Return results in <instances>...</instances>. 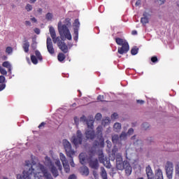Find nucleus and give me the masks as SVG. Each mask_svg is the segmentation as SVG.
<instances>
[{
  "instance_id": "f257e3e1",
  "label": "nucleus",
  "mask_w": 179,
  "mask_h": 179,
  "mask_svg": "<svg viewBox=\"0 0 179 179\" xmlns=\"http://www.w3.org/2000/svg\"><path fill=\"white\" fill-rule=\"evenodd\" d=\"M25 166L28 167L29 170L24 171L22 175L17 174V179H41L43 177L46 179H54L47 168L40 163L33 161L31 164L29 161H27Z\"/></svg>"
},
{
  "instance_id": "f03ea898",
  "label": "nucleus",
  "mask_w": 179,
  "mask_h": 179,
  "mask_svg": "<svg viewBox=\"0 0 179 179\" xmlns=\"http://www.w3.org/2000/svg\"><path fill=\"white\" fill-rule=\"evenodd\" d=\"M116 168L117 170H124L125 174L127 176H129L130 174H132V166L128 161H122V155L121 153L116 154Z\"/></svg>"
},
{
  "instance_id": "7ed1b4c3",
  "label": "nucleus",
  "mask_w": 179,
  "mask_h": 179,
  "mask_svg": "<svg viewBox=\"0 0 179 179\" xmlns=\"http://www.w3.org/2000/svg\"><path fill=\"white\" fill-rule=\"evenodd\" d=\"M66 22H67L66 24H62V22L60 21L58 22L57 29L59 31V34L62 40L64 38H66L71 41L72 40V34H71V31H69V26H71V22H69V19H66Z\"/></svg>"
},
{
  "instance_id": "20e7f679",
  "label": "nucleus",
  "mask_w": 179,
  "mask_h": 179,
  "mask_svg": "<svg viewBox=\"0 0 179 179\" xmlns=\"http://www.w3.org/2000/svg\"><path fill=\"white\" fill-rule=\"evenodd\" d=\"M115 42L117 45L122 46L117 48V52L121 55L127 54V52L129 51V44H128V42L125 39H122L121 38H116Z\"/></svg>"
},
{
  "instance_id": "39448f33",
  "label": "nucleus",
  "mask_w": 179,
  "mask_h": 179,
  "mask_svg": "<svg viewBox=\"0 0 179 179\" xmlns=\"http://www.w3.org/2000/svg\"><path fill=\"white\" fill-rule=\"evenodd\" d=\"M62 145L66 153V156H68L69 157H73V156H75L76 151H75V150L72 148V144H71L69 141L64 139L62 141Z\"/></svg>"
},
{
  "instance_id": "423d86ee",
  "label": "nucleus",
  "mask_w": 179,
  "mask_h": 179,
  "mask_svg": "<svg viewBox=\"0 0 179 179\" xmlns=\"http://www.w3.org/2000/svg\"><path fill=\"white\" fill-rule=\"evenodd\" d=\"M71 141L73 143L76 148H78L79 145H82V142L83 141V134H82V131L78 130L76 135L72 136Z\"/></svg>"
},
{
  "instance_id": "0eeeda50",
  "label": "nucleus",
  "mask_w": 179,
  "mask_h": 179,
  "mask_svg": "<svg viewBox=\"0 0 179 179\" xmlns=\"http://www.w3.org/2000/svg\"><path fill=\"white\" fill-rule=\"evenodd\" d=\"M165 171L167 178L173 179V173L174 171V164H173V162H167L166 163Z\"/></svg>"
},
{
  "instance_id": "6e6552de",
  "label": "nucleus",
  "mask_w": 179,
  "mask_h": 179,
  "mask_svg": "<svg viewBox=\"0 0 179 179\" xmlns=\"http://www.w3.org/2000/svg\"><path fill=\"white\" fill-rule=\"evenodd\" d=\"M45 166H50V171L53 177L57 178L58 176H59V173H58V170H57V168L52 165V162H51V159L48 157H46L45 159Z\"/></svg>"
},
{
  "instance_id": "1a4fd4ad",
  "label": "nucleus",
  "mask_w": 179,
  "mask_h": 179,
  "mask_svg": "<svg viewBox=\"0 0 179 179\" xmlns=\"http://www.w3.org/2000/svg\"><path fill=\"white\" fill-rule=\"evenodd\" d=\"M59 157L65 173H69V171H71V168L69 167V163L68 162V159H66V157H65L62 152H60Z\"/></svg>"
},
{
  "instance_id": "9d476101",
  "label": "nucleus",
  "mask_w": 179,
  "mask_h": 179,
  "mask_svg": "<svg viewBox=\"0 0 179 179\" xmlns=\"http://www.w3.org/2000/svg\"><path fill=\"white\" fill-rule=\"evenodd\" d=\"M96 135L99 139L100 143L98 144L101 148H104V138H103V127L99 126L96 128Z\"/></svg>"
},
{
  "instance_id": "9b49d317",
  "label": "nucleus",
  "mask_w": 179,
  "mask_h": 179,
  "mask_svg": "<svg viewBox=\"0 0 179 179\" xmlns=\"http://www.w3.org/2000/svg\"><path fill=\"white\" fill-rule=\"evenodd\" d=\"M46 45L48 52L50 53L51 55H52V54L55 52V50H54V46L52 45V40L51 39V38H47Z\"/></svg>"
},
{
  "instance_id": "f8f14e48",
  "label": "nucleus",
  "mask_w": 179,
  "mask_h": 179,
  "mask_svg": "<svg viewBox=\"0 0 179 179\" xmlns=\"http://www.w3.org/2000/svg\"><path fill=\"white\" fill-rule=\"evenodd\" d=\"M89 165L91 169L97 170L99 169V159L97 158H91L89 162Z\"/></svg>"
},
{
  "instance_id": "ddd939ff",
  "label": "nucleus",
  "mask_w": 179,
  "mask_h": 179,
  "mask_svg": "<svg viewBox=\"0 0 179 179\" xmlns=\"http://www.w3.org/2000/svg\"><path fill=\"white\" fill-rule=\"evenodd\" d=\"M85 136L87 139H94L96 134H94V130H93V128L87 129L85 131Z\"/></svg>"
},
{
  "instance_id": "4468645a",
  "label": "nucleus",
  "mask_w": 179,
  "mask_h": 179,
  "mask_svg": "<svg viewBox=\"0 0 179 179\" xmlns=\"http://www.w3.org/2000/svg\"><path fill=\"white\" fill-rule=\"evenodd\" d=\"M145 171L147 174L148 179H155V175L153 174V171L152 170V168L150 166H148L145 168Z\"/></svg>"
},
{
  "instance_id": "2eb2a0df",
  "label": "nucleus",
  "mask_w": 179,
  "mask_h": 179,
  "mask_svg": "<svg viewBox=\"0 0 179 179\" xmlns=\"http://www.w3.org/2000/svg\"><path fill=\"white\" fill-rule=\"evenodd\" d=\"M143 16V17L141 19V22L142 23V24H147V23H149V17H150V15L145 12Z\"/></svg>"
},
{
  "instance_id": "dca6fc26",
  "label": "nucleus",
  "mask_w": 179,
  "mask_h": 179,
  "mask_svg": "<svg viewBox=\"0 0 179 179\" xmlns=\"http://www.w3.org/2000/svg\"><path fill=\"white\" fill-rule=\"evenodd\" d=\"M57 45L63 52H64L65 54L68 52V46L66 45V43H64V42H59L57 43Z\"/></svg>"
},
{
  "instance_id": "f3484780",
  "label": "nucleus",
  "mask_w": 179,
  "mask_h": 179,
  "mask_svg": "<svg viewBox=\"0 0 179 179\" xmlns=\"http://www.w3.org/2000/svg\"><path fill=\"white\" fill-rule=\"evenodd\" d=\"M134 146L138 152L142 150V146H143V142L141 140H137L134 143Z\"/></svg>"
},
{
  "instance_id": "a211bd4d",
  "label": "nucleus",
  "mask_w": 179,
  "mask_h": 179,
  "mask_svg": "<svg viewBox=\"0 0 179 179\" xmlns=\"http://www.w3.org/2000/svg\"><path fill=\"white\" fill-rule=\"evenodd\" d=\"M132 155H133L132 149L126 150L124 156L127 160H129V161L132 160L133 159Z\"/></svg>"
},
{
  "instance_id": "6ab92c4d",
  "label": "nucleus",
  "mask_w": 179,
  "mask_h": 179,
  "mask_svg": "<svg viewBox=\"0 0 179 179\" xmlns=\"http://www.w3.org/2000/svg\"><path fill=\"white\" fill-rule=\"evenodd\" d=\"M98 159H99V162H101V163H104V162L107 159L106 157H104V154H103V150H101L99 151Z\"/></svg>"
},
{
  "instance_id": "aec40b11",
  "label": "nucleus",
  "mask_w": 179,
  "mask_h": 179,
  "mask_svg": "<svg viewBox=\"0 0 179 179\" xmlns=\"http://www.w3.org/2000/svg\"><path fill=\"white\" fill-rule=\"evenodd\" d=\"M3 66L6 68L9 72V73H12V64L9 62H3Z\"/></svg>"
},
{
  "instance_id": "412c9836",
  "label": "nucleus",
  "mask_w": 179,
  "mask_h": 179,
  "mask_svg": "<svg viewBox=\"0 0 179 179\" xmlns=\"http://www.w3.org/2000/svg\"><path fill=\"white\" fill-rule=\"evenodd\" d=\"M155 179H164L163 178V171H162V169H157L156 171Z\"/></svg>"
},
{
  "instance_id": "4be33fe9",
  "label": "nucleus",
  "mask_w": 179,
  "mask_h": 179,
  "mask_svg": "<svg viewBox=\"0 0 179 179\" xmlns=\"http://www.w3.org/2000/svg\"><path fill=\"white\" fill-rule=\"evenodd\" d=\"M101 177L102 179H108L107 177V171H106V169L104 167H101Z\"/></svg>"
},
{
  "instance_id": "5701e85b",
  "label": "nucleus",
  "mask_w": 179,
  "mask_h": 179,
  "mask_svg": "<svg viewBox=\"0 0 179 179\" xmlns=\"http://www.w3.org/2000/svg\"><path fill=\"white\" fill-rule=\"evenodd\" d=\"M113 131H115V132H120L121 131V123H115L113 125Z\"/></svg>"
},
{
  "instance_id": "b1692460",
  "label": "nucleus",
  "mask_w": 179,
  "mask_h": 179,
  "mask_svg": "<svg viewBox=\"0 0 179 179\" xmlns=\"http://www.w3.org/2000/svg\"><path fill=\"white\" fill-rule=\"evenodd\" d=\"M81 173H83V176H89V168L87 166H83L80 168Z\"/></svg>"
},
{
  "instance_id": "393cba45",
  "label": "nucleus",
  "mask_w": 179,
  "mask_h": 179,
  "mask_svg": "<svg viewBox=\"0 0 179 179\" xmlns=\"http://www.w3.org/2000/svg\"><path fill=\"white\" fill-rule=\"evenodd\" d=\"M30 47V43L27 41H25L22 45L24 52H29V48Z\"/></svg>"
},
{
  "instance_id": "a878e982",
  "label": "nucleus",
  "mask_w": 179,
  "mask_h": 179,
  "mask_svg": "<svg viewBox=\"0 0 179 179\" xmlns=\"http://www.w3.org/2000/svg\"><path fill=\"white\" fill-rule=\"evenodd\" d=\"M86 124L87 125L88 129H90V128H92L93 129V124H94V120H93V119L87 120Z\"/></svg>"
},
{
  "instance_id": "bb28decb",
  "label": "nucleus",
  "mask_w": 179,
  "mask_h": 179,
  "mask_svg": "<svg viewBox=\"0 0 179 179\" xmlns=\"http://www.w3.org/2000/svg\"><path fill=\"white\" fill-rule=\"evenodd\" d=\"M49 31L52 38H53L54 37H55V36H57V34L55 33V29H54V27H50Z\"/></svg>"
},
{
  "instance_id": "cd10ccee",
  "label": "nucleus",
  "mask_w": 179,
  "mask_h": 179,
  "mask_svg": "<svg viewBox=\"0 0 179 179\" xmlns=\"http://www.w3.org/2000/svg\"><path fill=\"white\" fill-rule=\"evenodd\" d=\"M53 17L54 15L51 13H48L45 15V19L48 20V22H52Z\"/></svg>"
},
{
  "instance_id": "c85d7f7f",
  "label": "nucleus",
  "mask_w": 179,
  "mask_h": 179,
  "mask_svg": "<svg viewBox=\"0 0 179 179\" xmlns=\"http://www.w3.org/2000/svg\"><path fill=\"white\" fill-rule=\"evenodd\" d=\"M106 161H103L102 164L106 169H111V164L110 163V160L107 159V158L105 159Z\"/></svg>"
},
{
  "instance_id": "c756f323",
  "label": "nucleus",
  "mask_w": 179,
  "mask_h": 179,
  "mask_svg": "<svg viewBox=\"0 0 179 179\" xmlns=\"http://www.w3.org/2000/svg\"><path fill=\"white\" fill-rule=\"evenodd\" d=\"M128 134L125 131H122L120 136V141H125Z\"/></svg>"
},
{
  "instance_id": "7c9ffc66",
  "label": "nucleus",
  "mask_w": 179,
  "mask_h": 179,
  "mask_svg": "<svg viewBox=\"0 0 179 179\" xmlns=\"http://www.w3.org/2000/svg\"><path fill=\"white\" fill-rule=\"evenodd\" d=\"M80 27V22H79V20H76L73 23L74 30L75 29H78V31H79V27Z\"/></svg>"
},
{
  "instance_id": "2f4dec72",
  "label": "nucleus",
  "mask_w": 179,
  "mask_h": 179,
  "mask_svg": "<svg viewBox=\"0 0 179 179\" xmlns=\"http://www.w3.org/2000/svg\"><path fill=\"white\" fill-rule=\"evenodd\" d=\"M120 141V136L118 135L115 134L114 136H112V141L113 143H118Z\"/></svg>"
},
{
  "instance_id": "473e14b6",
  "label": "nucleus",
  "mask_w": 179,
  "mask_h": 179,
  "mask_svg": "<svg viewBox=\"0 0 179 179\" xmlns=\"http://www.w3.org/2000/svg\"><path fill=\"white\" fill-rule=\"evenodd\" d=\"M57 59L58 61H59V62H62V61L65 59V55H64V53H59L57 56Z\"/></svg>"
},
{
  "instance_id": "72a5a7b5",
  "label": "nucleus",
  "mask_w": 179,
  "mask_h": 179,
  "mask_svg": "<svg viewBox=\"0 0 179 179\" xmlns=\"http://www.w3.org/2000/svg\"><path fill=\"white\" fill-rule=\"evenodd\" d=\"M35 55L39 61H43V56H41V53L38 50L35 51Z\"/></svg>"
},
{
  "instance_id": "f704fd0d",
  "label": "nucleus",
  "mask_w": 179,
  "mask_h": 179,
  "mask_svg": "<svg viewBox=\"0 0 179 179\" xmlns=\"http://www.w3.org/2000/svg\"><path fill=\"white\" fill-rule=\"evenodd\" d=\"M79 159H80V163H81V164H85V154L83 153L80 154Z\"/></svg>"
},
{
  "instance_id": "c9c22d12",
  "label": "nucleus",
  "mask_w": 179,
  "mask_h": 179,
  "mask_svg": "<svg viewBox=\"0 0 179 179\" xmlns=\"http://www.w3.org/2000/svg\"><path fill=\"white\" fill-rule=\"evenodd\" d=\"M55 163L56 166L58 167V169L59 170V171H62V165L61 164V161H59V159H57Z\"/></svg>"
},
{
  "instance_id": "e433bc0d",
  "label": "nucleus",
  "mask_w": 179,
  "mask_h": 179,
  "mask_svg": "<svg viewBox=\"0 0 179 179\" xmlns=\"http://www.w3.org/2000/svg\"><path fill=\"white\" fill-rule=\"evenodd\" d=\"M108 124H110V117H106L102 120V125H103V127L108 125Z\"/></svg>"
},
{
  "instance_id": "4c0bfd02",
  "label": "nucleus",
  "mask_w": 179,
  "mask_h": 179,
  "mask_svg": "<svg viewBox=\"0 0 179 179\" xmlns=\"http://www.w3.org/2000/svg\"><path fill=\"white\" fill-rule=\"evenodd\" d=\"M138 51H139V48L134 46L131 50V55H136V54H138Z\"/></svg>"
},
{
  "instance_id": "58836bf2",
  "label": "nucleus",
  "mask_w": 179,
  "mask_h": 179,
  "mask_svg": "<svg viewBox=\"0 0 179 179\" xmlns=\"http://www.w3.org/2000/svg\"><path fill=\"white\" fill-rule=\"evenodd\" d=\"M75 41H78V38H79V31H78V29H74V37H73Z\"/></svg>"
},
{
  "instance_id": "ea45409f",
  "label": "nucleus",
  "mask_w": 179,
  "mask_h": 179,
  "mask_svg": "<svg viewBox=\"0 0 179 179\" xmlns=\"http://www.w3.org/2000/svg\"><path fill=\"white\" fill-rule=\"evenodd\" d=\"M6 52L8 54V55H12L13 52V48L10 46L7 47L6 49Z\"/></svg>"
},
{
  "instance_id": "a19ab883",
  "label": "nucleus",
  "mask_w": 179,
  "mask_h": 179,
  "mask_svg": "<svg viewBox=\"0 0 179 179\" xmlns=\"http://www.w3.org/2000/svg\"><path fill=\"white\" fill-rule=\"evenodd\" d=\"M52 40L54 44H57V43H58L59 42H62L59 36H55V37L52 38Z\"/></svg>"
},
{
  "instance_id": "79ce46f5",
  "label": "nucleus",
  "mask_w": 179,
  "mask_h": 179,
  "mask_svg": "<svg viewBox=\"0 0 179 179\" xmlns=\"http://www.w3.org/2000/svg\"><path fill=\"white\" fill-rule=\"evenodd\" d=\"M31 60L32 64H34V65H37V64H38V61H37V57H36L34 55L31 56Z\"/></svg>"
},
{
  "instance_id": "37998d69",
  "label": "nucleus",
  "mask_w": 179,
  "mask_h": 179,
  "mask_svg": "<svg viewBox=\"0 0 179 179\" xmlns=\"http://www.w3.org/2000/svg\"><path fill=\"white\" fill-rule=\"evenodd\" d=\"M0 72L1 73V75H7L8 74V71H6V70L3 68H2L1 66H0Z\"/></svg>"
},
{
  "instance_id": "c03bdc74",
  "label": "nucleus",
  "mask_w": 179,
  "mask_h": 179,
  "mask_svg": "<svg viewBox=\"0 0 179 179\" xmlns=\"http://www.w3.org/2000/svg\"><path fill=\"white\" fill-rule=\"evenodd\" d=\"M175 173H176V176H179V164H178L176 166V168H175Z\"/></svg>"
},
{
  "instance_id": "a18cd8bd",
  "label": "nucleus",
  "mask_w": 179,
  "mask_h": 179,
  "mask_svg": "<svg viewBox=\"0 0 179 179\" xmlns=\"http://www.w3.org/2000/svg\"><path fill=\"white\" fill-rule=\"evenodd\" d=\"M132 134H134V129L130 128V129L128 130L127 134L128 136H131V135H132Z\"/></svg>"
},
{
  "instance_id": "49530a36",
  "label": "nucleus",
  "mask_w": 179,
  "mask_h": 179,
  "mask_svg": "<svg viewBox=\"0 0 179 179\" xmlns=\"http://www.w3.org/2000/svg\"><path fill=\"white\" fill-rule=\"evenodd\" d=\"M95 120H96V121H100V120H101V113H97L95 115Z\"/></svg>"
},
{
  "instance_id": "de8ad7c7",
  "label": "nucleus",
  "mask_w": 179,
  "mask_h": 179,
  "mask_svg": "<svg viewBox=\"0 0 179 179\" xmlns=\"http://www.w3.org/2000/svg\"><path fill=\"white\" fill-rule=\"evenodd\" d=\"M26 9L27 10V12H30V10H33V7L30 4H27L26 6Z\"/></svg>"
},
{
  "instance_id": "09e8293b",
  "label": "nucleus",
  "mask_w": 179,
  "mask_h": 179,
  "mask_svg": "<svg viewBox=\"0 0 179 179\" xmlns=\"http://www.w3.org/2000/svg\"><path fill=\"white\" fill-rule=\"evenodd\" d=\"M142 127L143 129H147L149 128V124L148 122H145L142 124Z\"/></svg>"
},
{
  "instance_id": "8fccbe9b",
  "label": "nucleus",
  "mask_w": 179,
  "mask_h": 179,
  "mask_svg": "<svg viewBox=\"0 0 179 179\" xmlns=\"http://www.w3.org/2000/svg\"><path fill=\"white\" fill-rule=\"evenodd\" d=\"M80 122H87V119L85 117V116H82L80 118Z\"/></svg>"
},
{
  "instance_id": "3c124183",
  "label": "nucleus",
  "mask_w": 179,
  "mask_h": 179,
  "mask_svg": "<svg viewBox=\"0 0 179 179\" xmlns=\"http://www.w3.org/2000/svg\"><path fill=\"white\" fill-rule=\"evenodd\" d=\"M0 83L4 84L5 83V76H0Z\"/></svg>"
},
{
  "instance_id": "603ef678",
  "label": "nucleus",
  "mask_w": 179,
  "mask_h": 179,
  "mask_svg": "<svg viewBox=\"0 0 179 179\" xmlns=\"http://www.w3.org/2000/svg\"><path fill=\"white\" fill-rule=\"evenodd\" d=\"M111 118L112 120H117V118H118V114L117 113H113L112 115H111Z\"/></svg>"
},
{
  "instance_id": "864d4df0",
  "label": "nucleus",
  "mask_w": 179,
  "mask_h": 179,
  "mask_svg": "<svg viewBox=\"0 0 179 179\" xmlns=\"http://www.w3.org/2000/svg\"><path fill=\"white\" fill-rule=\"evenodd\" d=\"M5 87H6V84H1L0 85V92H2V90H4Z\"/></svg>"
},
{
  "instance_id": "5fc2aeb1",
  "label": "nucleus",
  "mask_w": 179,
  "mask_h": 179,
  "mask_svg": "<svg viewBox=\"0 0 179 179\" xmlns=\"http://www.w3.org/2000/svg\"><path fill=\"white\" fill-rule=\"evenodd\" d=\"M97 100H99V101H103V100H104V96L99 95V96L97 97Z\"/></svg>"
},
{
  "instance_id": "6e6d98bb",
  "label": "nucleus",
  "mask_w": 179,
  "mask_h": 179,
  "mask_svg": "<svg viewBox=\"0 0 179 179\" xmlns=\"http://www.w3.org/2000/svg\"><path fill=\"white\" fill-rule=\"evenodd\" d=\"M74 122L76 125L79 124V118H78V117H74Z\"/></svg>"
},
{
  "instance_id": "4d7b16f0",
  "label": "nucleus",
  "mask_w": 179,
  "mask_h": 179,
  "mask_svg": "<svg viewBox=\"0 0 179 179\" xmlns=\"http://www.w3.org/2000/svg\"><path fill=\"white\" fill-rule=\"evenodd\" d=\"M152 62H157V57L154 56L151 58Z\"/></svg>"
},
{
  "instance_id": "13d9d810",
  "label": "nucleus",
  "mask_w": 179,
  "mask_h": 179,
  "mask_svg": "<svg viewBox=\"0 0 179 179\" xmlns=\"http://www.w3.org/2000/svg\"><path fill=\"white\" fill-rule=\"evenodd\" d=\"M71 162H70V165L71 166V167H75V162H73V158L71 157Z\"/></svg>"
},
{
  "instance_id": "bf43d9fd",
  "label": "nucleus",
  "mask_w": 179,
  "mask_h": 179,
  "mask_svg": "<svg viewBox=\"0 0 179 179\" xmlns=\"http://www.w3.org/2000/svg\"><path fill=\"white\" fill-rule=\"evenodd\" d=\"M31 47L34 50H36V48H37V43L36 42H33V43L31 44Z\"/></svg>"
},
{
  "instance_id": "052dcab7",
  "label": "nucleus",
  "mask_w": 179,
  "mask_h": 179,
  "mask_svg": "<svg viewBox=\"0 0 179 179\" xmlns=\"http://www.w3.org/2000/svg\"><path fill=\"white\" fill-rule=\"evenodd\" d=\"M93 176L95 178H99V174L97 173V172L96 171H93Z\"/></svg>"
},
{
  "instance_id": "680f3d73",
  "label": "nucleus",
  "mask_w": 179,
  "mask_h": 179,
  "mask_svg": "<svg viewBox=\"0 0 179 179\" xmlns=\"http://www.w3.org/2000/svg\"><path fill=\"white\" fill-rule=\"evenodd\" d=\"M157 1L159 5H163V3H164V2H166V0H157Z\"/></svg>"
},
{
  "instance_id": "e2e57ef3",
  "label": "nucleus",
  "mask_w": 179,
  "mask_h": 179,
  "mask_svg": "<svg viewBox=\"0 0 179 179\" xmlns=\"http://www.w3.org/2000/svg\"><path fill=\"white\" fill-rule=\"evenodd\" d=\"M106 143H107L108 148L110 149V148H111V141L107 140Z\"/></svg>"
},
{
  "instance_id": "0e129e2a",
  "label": "nucleus",
  "mask_w": 179,
  "mask_h": 179,
  "mask_svg": "<svg viewBox=\"0 0 179 179\" xmlns=\"http://www.w3.org/2000/svg\"><path fill=\"white\" fill-rule=\"evenodd\" d=\"M136 101H137L138 104H144L145 103V101H143V100L138 99Z\"/></svg>"
},
{
  "instance_id": "69168bd1",
  "label": "nucleus",
  "mask_w": 179,
  "mask_h": 179,
  "mask_svg": "<svg viewBox=\"0 0 179 179\" xmlns=\"http://www.w3.org/2000/svg\"><path fill=\"white\" fill-rule=\"evenodd\" d=\"M34 33H36V34H40V29L36 28L34 29Z\"/></svg>"
},
{
  "instance_id": "338daca9",
  "label": "nucleus",
  "mask_w": 179,
  "mask_h": 179,
  "mask_svg": "<svg viewBox=\"0 0 179 179\" xmlns=\"http://www.w3.org/2000/svg\"><path fill=\"white\" fill-rule=\"evenodd\" d=\"M69 179H76V176L75 175H71L69 177Z\"/></svg>"
},
{
  "instance_id": "774afa93",
  "label": "nucleus",
  "mask_w": 179,
  "mask_h": 179,
  "mask_svg": "<svg viewBox=\"0 0 179 179\" xmlns=\"http://www.w3.org/2000/svg\"><path fill=\"white\" fill-rule=\"evenodd\" d=\"M136 6H139V5H141V0H138L136 2Z\"/></svg>"
}]
</instances>
